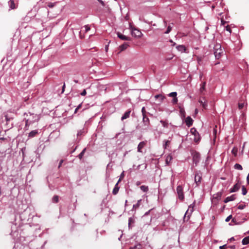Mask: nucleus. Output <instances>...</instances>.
<instances>
[{
    "label": "nucleus",
    "instance_id": "obj_1",
    "mask_svg": "<svg viewBox=\"0 0 249 249\" xmlns=\"http://www.w3.org/2000/svg\"><path fill=\"white\" fill-rule=\"evenodd\" d=\"M214 54L216 59H219L223 53V50L220 44H216L214 48Z\"/></svg>",
    "mask_w": 249,
    "mask_h": 249
},
{
    "label": "nucleus",
    "instance_id": "obj_2",
    "mask_svg": "<svg viewBox=\"0 0 249 249\" xmlns=\"http://www.w3.org/2000/svg\"><path fill=\"white\" fill-rule=\"evenodd\" d=\"M130 28L131 29V35L135 37H141L142 36V32L138 29H136L134 27H132L131 25H130Z\"/></svg>",
    "mask_w": 249,
    "mask_h": 249
},
{
    "label": "nucleus",
    "instance_id": "obj_3",
    "mask_svg": "<svg viewBox=\"0 0 249 249\" xmlns=\"http://www.w3.org/2000/svg\"><path fill=\"white\" fill-rule=\"evenodd\" d=\"M177 192L178 195V199L183 200L184 198L183 187L181 185H178L177 188Z\"/></svg>",
    "mask_w": 249,
    "mask_h": 249
},
{
    "label": "nucleus",
    "instance_id": "obj_4",
    "mask_svg": "<svg viewBox=\"0 0 249 249\" xmlns=\"http://www.w3.org/2000/svg\"><path fill=\"white\" fill-rule=\"evenodd\" d=\"M190 132L195 136L194 141L196 143H198L200 140V135H199L198 132L196 131V129L195 128H192L190 130Z\"/></svg>",
    "mask_w": 249,
    "mask_h": 249
},
{
    "label": "nucleus",
    "instance_id": "obj_5",
    "mask_svg": "<svg viewBox=\"0 0 249 249\" xmlns=\"http://www.w3.org/2000/svg\"><path fill=\"white\" fill-rule=\"evenodd\" d=\"M192 155H193V162L195 163L196 165L197 164L199 161V159H200V154L198 152L195 151L193 153Z\"/></svg>",
    "mask_w": 249,
    "mask_h": 249
},
{
    "label": "nucleus",
    "instance_id": "obj_6",
    "mask_svg": "<svg viewBox=\"0 0 249 249\" xmlns=\"http://www.w3.org/2000/svg\"><path fill=\"white\" fill-rule=\"evenodd\" d=\"M202 178V174L200 172H196L195 174V181L196 184V186H198L199 184L200 183Z\"/></svg>",
    "mask_w": 249,
    "mask_h": 249
},
{
    "label": "nucleus",
    "instance_id": "obj_7",
    "mask_svg": "<svg viewBox=\"0 0 249 249\" xmlns=\"http://www.w3.org/2000/svg\"><path fill=\"white\" fill-rule=\"evenodd\" d=\"M142 121L144 124L143 129H147L150 125V121L147 116H143Z\"/></svg>",
    "mask_w": 249,
    "mask_h": 249
},
{
    "label": "nucleus",
    "instance_id": "obj_8",
    "mask_svg": "<svg viewBox=\"0 0 249 249\" xmlns=\"http://www.w3.org/2000/svg\"><path fill=\"white\" fill-rule=\"evenodd\" d=\"M198 102L200 103V105L204 109H206L207 107V103L206 102V100L203 97H200L198 100Z\"/></svg>",
    "mask_w": 249,
    "mask_h": 249
},
{
    "label": "nucleus",
    "instance_id": "obj_9",
    "mask_svg": "<svg viewBox=\"0 0 249 249\" xmlns=\"http://www.w3.org/2000/svg\"><path fill=\"white\" fill-rule=\"evenodd\" d=\"M193 211H194L193 207H191V206H190L189 207L188 209L187 210V211H186V212L185 214L184 219H185L186 217H188V219L189 218V216H190V214L192 213L193 212Z\"/></svg>",
    "mask_w": 249,
    "mask_h": 249
},
{
    "label": "nucleus",
    "instance_id": "obj_10",
    "mask_svg": "<svg viewBox=\"0 0 249 249\" xmlns=\"http://www.w3.org/2000/svg\"><path fill=\"white\" fill-rule=\"evenodd\" d=\"M147 142L146 141H142L140 142V143L138 145V151L139 152H142V149L146 146Z\"/></svg>",
    "mask_w": 249,
    "mask_h": 249
},
{
    "label": "nucleus",
    "instance_id": "obj_11",
    "mask_svg": "<svg viewBox=\"0 0 249 249\" xmlns=\"http://www.w3.org/2000/svg\"><path fill=\"white\" fill-rule=\"evenodd\" d=\"M240 187V183H239V182H238L233 186V188L230 189V192L232 193L237 191L239 189Z\"/></svg>",
    "mask_w": 249,
    "mask_h": 249
},
{
    "label": "nucleus",
    "instance_id": "obj_12",
    "mask_svg": "<svg viewBox=\"0 0 249 249\" xmlns=\"http://www.w3.org/2000/svg\"><path fill=\"white\" fill-rule=\"evenodd\" d=\"M117 36L119 38L123 40H130L131 38L129 37H127L124 35H122L120 33H117Z\"/></svg>",
    "mask_w": 249,
    "mask_h": 249
},
{
    "label": "nucleus",
    "instance_id": "obj_13",
    "mask_svg": "<svg viewBox=\"0 0 249 249\" xmlns=\"http://www.w3.org/2000/svg\"><path fill=\"white\" fill-rule=\"evenodd\" d=\"M193 120L191 118V117L188 116L186 118L185 120V123L188 126L190 127L193 124Z\"/></svg>",
    "mask_w": 249,
    "mask_h": 249
},
{
    "label": "nucleus",
    "instance_id": "obj_14",
    "mask_svg": "<svg viewBox=\"0 0 249 249\" xmlns=\"http://www.w3.org/2000/svg\"><path fill=\"white\" fill-rule=\"evenodd\" d=\"M235 195H232V196H230L227 197L225 199L224 202L225 203H227V202H228L229 201H233V200H235Z\"/></svg>",
    "mask_w": 249,
    "mask_h": 249
},
{
    "label": "nucleus",
    "instance_id": "obj_15",
    "mask_svg": "<svg viewBox=\"0 0 249 249\" xmlns=\"http://www.w3.org/2000/svg\"><path fill=\"white\" fill-rule=\"evenodd\" d=\"M37 119H35L34 120H30L29 119H28L25 121V127H28L30 124L34 123L36 121H37Z\"/></svg>",
    "mask_w": 249,
    "mask_h": 249
},
{
    "label": "nucleus",
    "instance_id": "obj_16",
    "mask_svg": "<svg viewBox=\"0 0 249 249\" xmlns=\"http://www.w3.org/2000/svg\"><path fill=\"white\" fill-rule=\"evenodd\" d=\"M155 98L156 99H159V103H160L165 98V97L161 94H158L155 96Z\"/></svg>",
    "mask_w": 249,
    "mask_h": 249
},
{
    "label": "nucleus",
    "instance_id": "obj_17",
    "mask_svg": "<svg viewBox=\"0 0 249 249\" xmlns=\"http://www.w3.org/2000/svg\"><path fill=\"white\" fill-rule=\"evenodd\" d=\"M128 46L129 45L128 43H124L123 44H122L119 47L120 52L125 50L128 47Z\"/></svg>",
    "mask_w": 249,
    "mask_h": 249
},
{
    "label": "nucleus",
    "instance_id": "obj_18",
    "mask_svg": "<svg viewBox=\"0 0 249 249\" xmlns=\"http://www.w3.org/2000/svg\"><path fill=\"white\" fill-rule=\"evenodd\" d=\"M118 184L119 182H117V183L116 184L114 188L113 189L112 194L114 195H116L119 191V187H118Z\"/></svg>",
    "mask_w": 249,
    "mask_h": 249
},
{
    "label": "nucleus",
    "instance_id": "obj_19",
    "mask_svg": "<svg viewBox=\"0 0 249 249\" xmlns=\"http://www.w3.org/2000/svg\"><path fill=\"white\" fill-rule=\"evenodd\" d=\"M131 112V110H128L125 112L124 115L122 117V120H124L128 118L129 117L130 114Z\"/></svg>",
    "mask_w": 249,
    "mask_h": 249
},
{
    "label": "nucleus",
    "instance_id": "obj_20",
    "mask_svg": "<svg viewBox=\"0 0 249 249\" xmlns=\"http://www.w3.org/2000/svg\"><path fill=\"white\" fill-rule=\"evenodd\" d=\"M206 85V82L204 81L202 83V84L201 85V87L200 88L199 91L201 94H203V92L204 90H205V87Z\"/></svg>",
    "mask_w": 249,
    "mask_h": 249
},
{
    "label": "nucleus",
    "instance_id": "obj_21",
    "mask_svg": "<svg viewBox=\"0 0 249 249\" xmlns=\"http://www.w3.org/2000/svg\"><path fill=\"white\" fill-rule=\"evenodd\" d=\"M9 5L11 9H14L16 8L15 3L14 0H10L8 2Z\"/></svg>",
    "mask_w": 249,
    "mask_h": 249
},
{
    "label": "nucleus",
    "instance_id": "obj_22",
    "mask_svg": "<svg viewBox=\"0 0 249 249\" xmlns=\"http://www.w3.org/2000/svg\"><path fill=\"white\" fill-rule=\"evenodd\" d=\"M38 133V131L36 130H32L29 134L28 137L30 138H33L36 136V135Z\"/></svg>",
    "mask_w": 249,
    "mask_h": 249
},
{
    "label": "nucleus",
    "instance_id": "obj_23",
    "mask_svg": "<svg viewBox=\"0 0 249 249\" xmlns=\"http://www.w3.org/2000/svg\"><path fill=\"white\" fill-rule=\"evenodd\" d=\"M177 49L180 52H185L186 48L184 45H178L176 47Z\"/></svg>",
    "mask_w": 249,
    "mask_h": 249
},
{
    "label": "nucleus",
    "instance_id": "obj_24",
    "mask_svg": "<svg viewBox=\"0 0 249 249\" xmlns=\"http://www.w3.org/2000/svg\"><path fill=\"white\" fill-rule=\"evenodd\" d=\"M242 243L243 245H247L249 244V236H247L245 238H244L242 241Z\"/></svg>",
    "mask_w": 249,
    "mask_h": 249
},
{
    "label": "nucleus",
    "instance_id": "obj_25",
    "mask_svg": "<svg viewBox=\"0 0 249 249\" xmlns=\"http://www.w3.org/2000/svg\"><path fill=\"white\" fill-rule=\"evenodd\" d=\"M172 160V157L171 155H168L166 159V163L167 164H169Z\"/></svg>",
    "mask_w": 249,
    "mask_h": 249
},
{
    "label": "nucleus",
    "instance_id": "obj_26",
    "mask_svg": "<svg viewBox=\"0 0 249 249\" xmlns=\"http://www.w3.org/2000/svg\"><path fill=\"white\" fill-rule=\"evenodd\" d=\"M141 201H142L141 199L139 200L136 204L133 205V209L135 210H136L137 209H138L141 205Z\"/></svg>",
    "mask_w": 249,
    "mask_h": 249
},
{
    "label": "nucleus",
    "instance_id": "obj_27",
    "mask_svg": "<svg viewBox=\"0 0 249 249\" xmlns=\"http://www.w3.org/2000/svg\"><path fill=\"white\" fill-rule=\"evenodd\" d=\"M245 102L241 101L238 103V108L239 109H242L245 106Z\"/></svg>",
    "mask_w": 249,
    "mask_h": 249
},
{
    "label": "nucleus",
    "instance_id": "obj_28",
    "mask_svg": "<svg viewBox=\"0 0 249 249\" xmlns=\"http://www.w3.org/2000/svg\"><path fill=\"white\" fill-rule=\"evenodd\" d=\"M141 189L144 192H147L148 191V187L145 185H142L140 187Z\"/></svg>",
    "mask_w": 249,
    "mask_h": 249
},
{
    "label": "nucleus",
    "instance_id": "obj_29",
    "mask_svg": "<svg viewBox=\"0 0 249 249\" xmlns=\"http://www.w3.org/2000/svg\"><path fill=\"white\" fill-rule=\"evenodd\" d=\"M238 149L236 147H233L231 150L232 154L236 157L237 155Z\"/></svg>",
    "mask_w": 249,
    "mask_h": 249
},
{
    "label": "nucleus",
    "instance_id": "obj_30",
    "mask_svg": "<svg viewBox=\"0 0 249 249\" xmlns=\"http://www.w3.org/2000/svg\"><path fill=\"white\" fill-rule=\"evenodd\" d=\"M234 167L235 169L237 170H242L243 169L242 166L238 163H236Z\"/></svg>",
    "mask_w": 249,
    "mask_h": 249
},
{
    "label": "nucleus",
    "instance_id": "obj_31",
    "mask_svg": "<svg viewBox=\"0 0 249 249\" xmlns=\"http://www.w3.org/2000/svg\"><path fill=\"white\" fill-rule=\"evenodd\" d=\"M52 201L54 203H57L59 201V196L57 195L54 196L52 199Z\"/></svg>",
    "mask_w": 249,
    "mask_h": 249
},
{
    "label": "nucleus",
    "instance_id": "obj_32",
    "mask_svg": "<svg viewBox=\"0 0 249 249\" xmlns=\"http://www.w3.org/2000/svg\"><path fill=\"white\" fill-rule=\"evenodd\" d=\"M86 150V148H84L82 151V152L79 154V155H78V157L81 160L82 159L85 151Z\"/></svg>",
    "mask_w": 249,
    "mask_h": 249
},
{
    "label": "nucleus",
    "instance_id": "obj_33",
    "mask_svg": "<svg viewBox=\"0 0 249 249\" xmlns=\"http://www.w3.org/2000/svg\"><path fill=\"white\" fill-rule=\"evenodd\" d=\"M242 191L243 195H246L247 193V190L244 186L242 187Z\"/></svg>",
    "mask_w": 249,
    "mask_h": 249
},
{
    "label": "nucleus",
    "instance_id": "obj_34",
    "mask_svg": "<svg viewBox=\"0 0 249 249\" xmlns=\"http://www.w3.org/2000/svg\"><path fill=\"white\" fill-rule=\"evenodd\" d=\"M160 122L162 124V125L164 127H167L168 124V123H167V122H165L164 121H162V120H161L160 121Z\"/></svg>",
    "mask_w": 249,
    "mask_h": 249
},
{
    "label": "nucleus",
    "instance_id": "obj_35",
    "mask_svg": "<svg viewBox=\"0 0 249 249\" xmlns=\"http://www.w3.org/2000/svg\"><path fill=\"white\" fill-rule=\"evenodd\" d=\"M177 95V93L176 92H173L170 93L169 94V96L170 97H173L175 98V97H176Z\"/></svg>",
    "mask_w": 249,
    "mask_h": 249
},
{
    "label": "nucleus",
    "instance_id": "obj_36",
    "mask_svg": "<svg viewBox=\"0 0 249 249\" xmlns=\"http://www.w3.org/2000/svg\"><path fill=\"white\" fill-rule=\"evenodd\" d=\"M142 116H146V111L145 110V107H143L142 109Z\"/></svg>",
    "mask_w": 249,
    "mask_h": 249
},
{
    "label": "nucleus",
    "instance_id": "obj_37",
    "mask_svg": "<svg viewBox=\"0 0 249 249\" xmlns=\"http://www.w3.org/2000/svg\"><path fill=\"white\" fill-rule=\"evenodd\" d=\"M124 172H123L121 173V174L120 175V178H119V180L118 181V182L119 183L121 181V180L124 178Z\"/></svg>",
    "mask_w": 249,
    "mask_h": 249
},
{
    "label": "nucleus",
    "instance_id": "obj_38",
    "mask_svg": "<svg viewBox=\"0 0 249 249\" xmlns=\"http://www.w3.org/2000/svg\"><path fill=\"white\" fill-rule=\"evenodd\" d=\"M171 29H172V27L170 25L168 26L166 31L165 32V34L169 33L170 32Z\"/></svg>",
    "mask_w": 249,
    "mask_h": 249
},
{
    "label": "nucleus",
    "instance_id": "obj_39",
    "mask_svg": "<svg viewBox=\"0 0 249 249\" xmlns=\"http://www.w3.org/2000/svg\"><path fill=\"white\" fill-rule=\"evenodd\" d=\"M84 28H85V32H87L89 31L90 30V27L89 26V25H85L84 26Z\"/></svg>",
    "mask_w": 249,
    "mask_h": 249
},
{
    "label": "nucleus",
    "instance_id": "obj_40",
    "mask_svg": "<svg viewBox=\"0 0 249 249\" xmlns=\"http://www.w3.org/2000/svg\"><path fill=\"white\" fill-rule=\"evenodd\" d=\"M221 196V193L217 194L216 195V196H214L213 198H215V199H219L220 198Z\"/></svg>",
    "mask_w": 249,
    "mask_h": 249
},
{
    "label": "nucleus",
    "instance_id": "obj_41",
    "mask_svg": "<svg viewBox=\"0 0 249 249\" xmlns=\"http://www.w3.org/2000/svg\"><path fill=\"white\" fill-rule=\"evenodd\" d=\"M226 29L227 31H229L230 33H231V30L229 25L226 26Z\"/></svg>",
    "mask_w": 249,
    "mask_h": 249
},
{
    "label": "nucleus",
    "instance_id": "obj_42",
    "mask_svg": "<svg viewBox=\"0 0 249 249\" xmlns=\"http://www.w3.org/2000/svg\"><path fill=\"white\" fill-rule=\"evenodd\" d=\"M170 142L169 141H166L164 145L165 148H166L168 146V145L170 144Z\"/></svg>",
    "mask_w": 249,
    "mask_h": 249
},
{
    "label": "nucleus",
    "instance_id": "obj_43",
    "mask_svg": "<svg viewBox=\"0 0 249 249\" xmlns=\"http://www.w3.org/2000/svg\"><path fill=\"white\" fill-rule=\"evenodd\" d=\"M245 207V205H240L238 206V208L239 209H240V210H242L243 209H244V208Z\"/></svg>",
    "mask_w": 249,
    "mask_h": 249
},
{
    "label": "nucleus",
    "instance_id": "obj_44",
    "mask_svg": "<svg viewBox=\"0 0 249 249\" xmlns=\"http://www.w3.org/2000/svg\"><path fill=\"white\" fill-rule=\"evenodd\" d=\"M231 218H232V215H229V216H228L226 218V221L229 222L231 220Z\"/></svg>",
    "mask_w": 249,
    "mask_h": 249
},
{
    "label": "nucleus",
    "instance_id": "obj_45",
    "mask_svg": "<svg viewBox=\"0 0 249 249\" xmlns=\"http://www.w3.org/2000/svg\"><path fill=\"white\" fill-rule=\"evenodd\" d=\"M172 102L174 103V104H176L178 102V99L177 97H175L173 98V100H172Z\"/></svg>",
    "mask_w": 249,
    "mask_h": 249
},
{
    "label": "nucleus",
    "instance_id": "obj_46",
    "mask_svg": "<svg viewBox=\"0 0 249 249\" xmlns=\"http://www.w3.org/2000/svg\"><path fill=\"white\" fill-rule=\"evenodd\" d=\"M136 248H137V249H142V246L141 244H137L136 245Z\"/></svg>",
    "mask_w": 249,
    "mask_h": 249
},
{
    "label": "nucleus",
    "instance_id": "obj_47",
    "mask_svg": "<svg viewBox=\"0 0 249 249\" xmlns=\"http://www.w3.org/2000/svg\"><path fill=\"white\" fill-rule=\"evenodd\" d=\"M86 94H87V92H86V89H84L83 91L81 93V95L82 96H85L86 95Z\"/></svg>",
    "mask_w": 249,
    "mask_h": 249
},
{
    "label": "nucleus",
    "instance_id": "obj_48",
    "mask_svg": "<svg viewBox=\"0 0 249 249\" xmlns=\"http://www.w3.org/2000/svg\"><path fill=\"white\" fill-rule=\"evenodd\" d=\"M98 0L103 6H104L105 5V4L103 0Z\"/></svg>",
    "mask_w": 249,
    "mask_h": 249
},
{
    "label": "nucleus",
    "instance_id": "obj_49",
    "mask_svg": "<svg viewBox=\"0 0 249 249\" xmlns=\"http://www.w3.org/2000/svg\"><path fill=\"white\" fill-rule=\"evenodd\" d=\"M221 24L223 25H224L226 23V21H224L223 19H221Z\"/></svg>",
    "mask_w": 249,
    "mask_h": 249
},
{
    "label": "nucleus",
    "instance_id": "obj_50",
    "mask_svg": "<svg viewBox=\"0 0 249 249\" xmlns=\"http://www.w3.org/2000/svg\"><path fill=\"white\" fill-rule=\"evenodd\" d=\"M63 161H64V160H61L60 161V162H59V166H58V168H59L61 166V165L63 163Z\"/></svg>",
    "mask_w": 249,
    "mask_h": 249
},
{
    "label": "nucleus",
    "instance_id": "obj_51",
    "mask_svg": "<svg viewBox=\"0 0 249 249\" xmlns=\"http://www.w3.org/2000/svg\"><path fill=\"white\" fill-rule=\"evenodd\" d=\"M226 245H223V246H220L219 247V249H226Z\"/></svg>",
    "mask_w": 249,
    "mask_h": 249
},
{
    "label": "nucleus",
    "instance_id": "obj_52",
    "mask_svg": "<svg viewBox=\"0 0 249 249\" xmlns=\"http://www.w3.org/2000/svg\"><path fill=\"white\" fill-rule=\"evenodd\" d=\"M247 184H249V173L248 174V176L247 177Z\"/></svg>",
    "mask_w": 249,
    "mask_h": 249
},
{
    "label": "nucleus",
    "instance_id": "obj_53",
    "mask_svg": "<svg viewBox=\"0 0 249 249\" xmlns=\"http://www.w3.org/2000/svg\"><path fill=\"white\" fill-rule=\"evenodd\" d=\"M180 113L181 114H182L183 115V116H184L185 111L183 109H180Z\"/></svg>",
    "mask_w": 249,
    "mask_h": 249
},
{
    "label": "nucleus",
    "instance_id": "obj_54",
    "mask_svg": "<svg viewBox=\"0 0 249 249\" xmlns=\"http://www.w3.org/2000/svg\"><path fill=\"white\" fill-rule=\"evenodd\" d=\"M232 222H234V223H235V224H236V225H238V224H239V223H237V222H236L235 221V219H234V218L232 219Z\"/></svg>",
    "mask_w": 249,
    "mask_h": 249
},
{
    "label": "nucleus",
    "instance_id": "obj_55",
    "mask_svg": "<svg viewBox=\"0 0 249 249\" xmlns=\"http://www.w3.org/2000/svg\"><path fill=\"white\" fill-rule=\"evenodd\" d=\"M234 240H235V239H234V238L233 237L229 239L230 242H232V241H234Z\"/></svg>",
    "mask_w": 249,
    "mask_h": 249
},
{
    "label": "nucleus",
    "instance_id": "obj_56",
    "mask_svg": "<svg viewBox=\"0 0 249 249\" xmlns=\"http://www.w3.org/2000/svg\"><path fill=\"white\" fill-rule=\"evenodd\" d=\"M81 135H82V131H80L77 133V136H80Z\"/></svg>",
    "mask_w": 249,
    "mask_h": 249
},
{
    "label": "nucleus",
    "instance_id": "obj_57",
    "mask_svg": "<svg viewBox=\"0 0 249 249\" xmlns=\"http://www.w3.org/2000/svg\"><path fill=\"white\" fill-rule=\"evenodd\" d=\"M82 107V104H80V105H78V106L77 107V108L79 109L80 108H81Z\"/></svg>",
    "mask_w": 249,
    "mask_h": 249
},
{
    "label": "nucleus",
    "instance_id": "obj_58",
    "mask_svg": "<svg viewBox=\"0 0 249 249\" xmlns=\"http://www.w3.org/2000/svg\"><path fill=\"white\" fill-rule=\"evenodd\" d=\"M65 84H64L63 86V87H62V92H64V89H65Z\"/></svg>",
    "mask_w": 249,
    "mask_h": 249
},
{
    "label": "nucleus",
    "instance_id": "obj_59",
    "mask_svg": "<svg viewBox=\"0 0 249 249\" xmlns=\"http://www.w3.org/2000/svg\"><path fill=\"white\" fill-rule=\"evenodd\" d=\"M5 119H6V121H9V119L8 118V116L7 115H5Z\"/></svg>",
    "mask_w": 249,
    "mask_h": 249
},
{
    "label": "nucleus",
    "instance_id": "obj_60",
    "mask_svg": "<svg viewBox=\"0 0 249 249\" xmlns=\"http://www.w3.org/2000/svg\"><path fill=\"white\" fill-rule=\"evenodd\" d=\"M129 249H137V248H136V246H135L134 247H130Z\"/></svg>",
    "mask_w": 249,
    "mask_h": 249
},
{
    "label": "nucleus",
    "instance_id": "obj_61",
    "mask_svg": "<svg viewBox=\"0 0 249 249\" xmlns=\"http://www.w3.org/2000/svg\"><path fill=\"white\" fill-rule=\"evenodd\" d=\"M170 41L172 43H173V44H172V46H174L175 45H176V43H173V41L172 40H170Z\"/></svg>",
    "mask_w": 249,
    "mask_h": 249
},
{
    "label": "nucleus",
    "instance_id": "obj_62",
    "mask_svg": "<svg viewBox=\"0 0 249 249\" xmlns=\"http://www.w3.org/2000/svg\"><path fill=\"white\" fill-rule=\"evenodd\" d=\"M78 110V109L76 107V109H75L74 113H77V112Z\"/></svg>",
    "mask_w": 249,
    "mask_h": 249
},
{
    "label": "nucleus",
    "instance_id": "obj_63",
    "mask_svg": "<svg viewBox=\"0 0 249 249\" xmlns=\"http://www.w3.org/2000/svg\"><path fill=\"white\" fill-rule=\"evenodd\" d=\"M231 248L232 249H235V246H232L231 247Z\"/></svg>",
    "mask_w": 249,
    "mask_h": 249
},
{
    "label": "nucleus",
    "instance_id": "obj_64",
    "mask_svg": "<svg viewBox=\"0 0 249 249\" xmlns=\"http://www.w3.org/2000/svg\"><path fill=\"white\" fill-rule=\"evenodd\" d=\"M137 184V185H139V184H140V183H139H139L138 182Z\"/></svg>",
    "mask_w": 249,
    "mask_h": 249
}]
</instances>
